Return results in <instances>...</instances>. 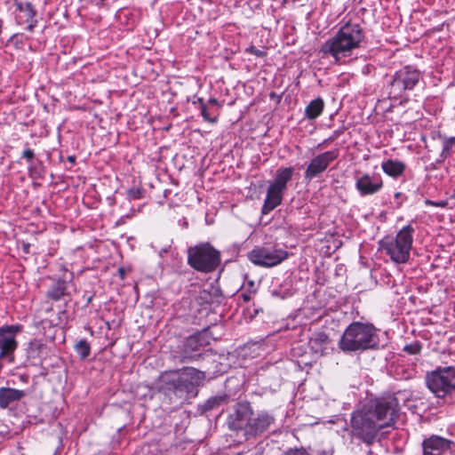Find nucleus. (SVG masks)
<instances>
[{"label": "nucleus", "mask_w": 455, "mask_h": 455, "mask_svg": "<svg viewBox=\"0 0 455 455\" xmlns=\"http://www.w3.org/2000/svg\"><path fill=\"white\" fill-rule=\"evenodd\" d=\"M399 409L398 400L393 395L371 399L351 414L350 436L371 445L382 429L395 423Z\"/></svg>", "instance_id": "obj_1"}, {"label": "nucleus", "mask_w": 455, "mask_h": 455, "mask_svg": "<svg viewBox=\"0 0 455 455\" xmlns=\"http://www.w3.org/2000/svg\"><path fill=\"white\" fill-rule=\"evenodd\" d=\"M204 379V371L184 367L162 372L156 380V387L165 402L179 408L197 396L199 387Z\"/></svg>", "instance_id": "obj_2"}, {"label": "nucleus", "mask_w": 455, "mask_h": 455, "mask_svg": "<svg viewBox=\"0 0 455 455\" xmlns=\"http://www.w3.org/2000/svg\"><path fill=\"white\" fill-rule=\"evenodd\" d=\"M364 38L365 33L360 24L347 22L333 36L322 44L320 52L331 56L339 62L351 56L355 50L359 49Z\"/></svg>", "instance_id": "obj_3"}, {"label": "nucleus", "mask_w": 455, "mask_h": 455, "mask_svg": "<svg viewBox=\"0 0 455 455\" xmlns=\"http://www.w3.org/2000/svg\"><path fill=\"white\" fill-rule=\"evenodd\" d=\"M378 345L377 329L371 323L361 322L351 323L339 341V347L346 353L371 349Z\"/></svg>", "instance_id": "obj_4"}, {"label": "nucleus", "mask_w": 455, "mask_h": 455, "mask_svg": "<svg viewBox=\"0 0 455 455\" xmlns=\"http://www.w3.org/2000/svg\"><path fill=\"white\" fill-rule=\"evenodd\" d=\"M414 228L411 225L403 227L395 237L387 236L379 242L380 248L397 263H406L412 247Z\"/></svg>", "instance_id": "obj_5"}, {"label": "nucleus", "mask_w": 455, "mask_h": 455, "mask_svg": "<svg viewBox=\"0 0 455 455\" xmlns=\"http://www.w3.org/2000/svg\"><path fill=\"white\" fill-rule=\"evenodd\" d=\"M188 263L196 271L210 273L220 264V253L209 243H202L188 248Z\"/></svg>", "instance_id": "obj_6"}, {"label": "nucleus", "mask_w": 455, "mask_h": 455, "mask_svg": "<svg viewBox=\"0 0 455 455\" xmlns=\"http://www.w3.org/2000/svg\"><path fill=\"white\" fill-rule=\"evenodd\" d=\"M426 384L437 398H445L455 395V367H439L427 372Z\"/></svg>", "instance_id": "obj_7"}, {"label": "nucleus", "mask_w": 455, "mask_h": 455, "mask_svg": "<svg viewBox=\"0 0 455 455\" xmlns=\"http://www.w3.org/2000/svg\"><path fill=\"white\" fill-rule=\"evenodd\" d=\"M420 72L411 66H406L397 70L389 84V99H400L406 91L412 90L420 81Z\"/></svg>", "instance_id": "obj_8"}, {"label": "nucleus", "mask_w": 455, "mask_h": 455, "mask_svg": "<svg viewBox=\"0 0 455 455\" xmlns=\"http://www.w3.org/2000/svg\"><path fill=\"white\" fill-rule=\"evenodd\" d=\"M288 256L287 251L274 246H256L247 255L251 263L263 267L277 266L285 260Z\"/></svg>", "instance_id": "obj_9"}, {"label": "nucleus", "mask_w": 455, "mask_h": 455, "mask_svg": "<svg viewBox=\"0 0 455 455\" xmlns=\"http://www.w3.org/2000/svg\"><path fill=\"white\" fill-rule=\"evenodd\" d=\"M21 331L20 324L4 325L0 328V359L13 361V354L18 347L16 337Z\"/></svg>", "instance_id": "obj_10"}, {"label": "nucleus", "mask_w": 455, "mask_h": 455, "mask_svg": "<svg viewBox=\"0 0 455 455\" xmlns=\"http://www.w3.org/2000/svg\"><path fill=\"white\" fill-rule=\"evenodd\" d=\"M252 415L253 411L249 403H238L228 416L229 428L240 432L245 437Z\"/></svg>", "instance_id": "obj_11"}, {"label": "nucleus", "mask_w": 455, "mask_h": 455, "mask_svg": "<svg viewBox=\"0 0 455 455\" xmlns=\"http://www.w3.org/2000/svg\"><path fill=\"white\" fill-rule=\"evenodd\" d=\"M339 150L325 151L315 156L308 164L305 171V179L311 180L323 173L328 166L338 158Z\"/></svg>", "instance_id": "obj_12"}, {"label": "nucleus", "mask_w": 455, "mask_h": 455, "mask_svg": "<svg viewBox=\"0 0 455 455\" xmlns=\"http://www.w3.org/2000/svg\"><path fill=\"white\" fill-rule=\"evenodd\" d=\"M275 420L274 415L267 411H260L254 417L252 415L249 427H247V432L244 437L245 440L256 437L268 430L270 427L275 424Z\"/></svg>", "instance_id": "obj_13"}, {"label": "nucleus", "mask_w": 455, "mask_h": 455, "mask_svg": "<svg viewBox=\"0 0 455 455\" xmlns=\"http://www.w3.org/2000/svg\"><path fill=\"white\" fill-rule=\"evenodd\" d=\"M383 188V180L379 174L363 173L355 180V188L362 196L379 193Z\"/></svg>", "instance_id": "obj_14"}, {"label": "nucleus", "mask_w": 455, "mask_h": 455, "mask_svg": "<svg viewBox=\"0 0 455 455\" xmlns=\"http://www.w3.org/2000/svg\"><path fill=\"white\" fill-rule=\"evenodd\" d=\"M209 344L207 335L204 332H196L186 339L183 344V358L192 359L200 355V351Z\"/></svg>", "instance_id": "obj_15"}, {"label": "nucleus", "mask_w": 455, "mask_h": 455, "mask_svg": "<svg viewBox=\"0 0 455 455\" xmlns=\"http://www.w3.org/2000/svg\"><path fill=\"white\" fill-rule=\"evenodd\" d=\"M453 442L433 435L422 442L423 455H443L450 451Z\"/></svg>", "instance_id": "obj_16"}, {"label": "nucleus", "mask_w": 455, "mask_h": 455, "mask_svg": "<svg viewBox=\"0 0 455 455\" xmlns=\"http://www.w3.org/2000/svg\"><path fill=\"white\" fill-rule=\"evenodd\" d=\"M284 191L269 184L261 209L262 214H267L282 204Z\"/></svg>", "instance_id": "obj_17"}, {"label": "nucleus", "mask_w": 455, "mask_h": 455, "mask_svg": "<svg viewBox=\"0 0 455 455\" xmlns=\"http://www.w3.org/2000/svg\"><path fill=\"white\" fill-rule=\"evenodd\" d=\"M308 345L315 354L323 355L331 349V339L324 332H315L310 338Z\"/></svg>", "instance_id": "obj_18"}, {"label": "nucleus", "mask_w": 455, "mask_h": 455, "mask_svg": "<svg viewBox=\"0 0 455 455\" xmlns=\"http://www.w3.org/2000/svg\"><path fill=\"white\" fill-rule=\"evenodd\" d=\"M25 396L23 390L12 387H0V408L6 409L10 404Z\"/></svg>", "instance_id": "obj_19"}, {"label": "nucleus", "mask_w": 455, "mask_h": 455, "mask_svg": "<svg viewBox=\"0 0 455 455\" xmlns=\"http://www.w3.org/2000/svg\"><path fill=\"white\" fill-rule=\"evenodd\" d=\"M294 173L292 167H280L276 170L274 180L270 182L271 185L285 191L287 184L291 180Z\"/></svg>", "instance_id": "obj_20"}, {"label": "nucleus", "mask_w": 455, "mask_h": 455, "mask_svg": "<svg viewBox=\"0 0 455 455\" xmlns=\"http://www.w3.org/2000/svg\"><path fill=\"white\" fill-rule=\"evenodd\" d=\"M381 168L388 176L397 178L404 172L406 165L401 161L388 159L382 162Z\"/></svg>", "instance_id": "obj_21"}, {"label": "nucleus", "mask_w": 455, "mask_h": 455, "mask_svg": "<svg viewBox=\"0 0 455 455\" xmlns=\"http://www.w3.org/2000/svg\"><path fill=\"white\" fill-rule=\"evenodd\" d=\"M324 108V101L318 97L311 100L305 108V116L307 119L314 120L320 116Z\"/></svg>", "instance_id": "obj_22"}, {"label": "nucleus", "mask_w": 455, "mask_h": 455, "mask_svg": "<svg viewBox=\"0 0 455 455\" xmlns=\"http://www.w3.org/2000/svg\"><path fill=\"white\" fill-rule=\"evenodd\" d=\"M67 288L68 283L63 279H58L47 291V297L53 300H59L62 297L69 295Z\"/></svg>", "instance_id": "obj_23"}, {"label": "nucleus", "mask_w": 455, "mask_h": 455, "mask_svg": "<svg viewBox=\"0 0 455 455\" xmlns=\"http://www.w3.org/2000/svg\"><path fill=\"white\" fill-rule=\"evenodd\" d=\"M455 144V137H443V149L440 154V160L438 162H443L451 155V150L453 145Z\"/></svg>", "instance_id": "obj_24"}, {"label": "nucleus", "mask_w": 455, "mask_h": 455, "mask_svg": "<svg viewBox=\"0 0 455 455\" xmlns=\"http://www.w3.org/2000/svg\"><path fill=\"white\" fill-rule=\"evenodd\" d=\"M74 348L83 360L86 359L91 354V346L86 339L79 340Z\"/></svg>", "instance_id": "obj_25"}, {"label": "nucleus", "mask_w": 455, "mask_h": 455, "mask_svg": "<svg viewBox=\"0 0 455 455\" xmlns=\"http://www.w3.org/2000/svg\"><path fill=\"white\" fill-rule=\"evenodd\" d=\"M17 9L26 15V21L28 22L29 20H32L35 16L36 15V11L35 10L34 6L31 3H20L17 4Z\"/></svg>", "instance_id": "obj_26"}, {"label": "nucleus", "mask_w": 455, "mask_h": 455, "mask_svg": "<svg viewBox=\"0 0 455 455\" xmlns=\"http://www.w3.org/2000/svg\"><path fill=\"white\" fill-rule=\"evenodd\" d=\"M136 455H163L160 450L156 445H145Z\"/></svg>", "instance_id": "obj_27"}, {"label": "nucleus", "mask_w": 455, "mask_h": 455, "mask_svg": "<svg viewBox=\"0 0 455 455\" xmlns=\"http://www.w3.org/2000/svg\"><path fill=\"white\" fill-rule=\"evenodd\" d=\"M225 400L222 396H214L207 400L205 403V409L206 410H212L216 406L220 405L223 401Z\"/></svg>", "instance_id": "obj_28"}, {"label": "nucleus", "mask_w": 455, "mask_h": 455, "mask_svg": "<svg viewBox=\"0 0 455 455\" xmlns=\"http://www.w3.org/2000/svg\"><path fill=\"white\" fill-rule=\"evenodd\" d=\"M403 350L409 355H418L420 353L421 345L419 342H414L409 345H406L403 347Z\"/></svg>", "instance_id": "obj_29"}, {"label": "nucleus", "mask_w": 455, "mask_h": 455, "mask_svg": "<svg viewBox=\"0 0 455 455\" xmlns=\"http://www.w3.org/2000/svg\"><path fill=\"white\" fill-rule=\"evenodd\" d=\"M142 189L138 188H130L127 191V196L130 200H137L142 197Z\"/></svg>", "instance_id": "obj_30"}, {"label": "nucleus", "mask_w": 455, "mask_h": 455, "mask_svg": "<svg viewBox=\"0 0 455 455\" xmlns=\"http://www.w3.org/2000/svg\"><path fill=\"white\" fill-rule=\"evenodd\" d=\"M202 103V106H201V115L203 116V117L210 122V123H215L216 122V117H212L211 116V114L207 108V106L205 104L203 103V100L200 99L199 100Z\"/></svg>", "instance_id": "obj_31"}, {"label": "nucleus", "mask_w": 455, "mask_h": 455, "mask_svg": "<svg viewBox=\"0 0 455 455\" xmlns=\"http://www.w3.org/2000/svg\"><path fill=\"white\" fill-rule=\"evenodd\" d=\"M343 132L341 130H336L333 132L332 135L330 136L328 139H326L325 140H323L322 143L318 144L317 148H323L324 145H326L327 143L329 142H331V141H334L336 139H338L340 134L342 133Z\"/></svg>", "instance_id": "obj_32"}, {"label": "nucleus", "mask_w": 455, "mask_h": 455, "mask_svg": "<svg viewBox=\"0 0 455 455\" xmlns=\"http://www.w3.org/2000/svg\"><path fill=\"white\" fill-rule=\"evenodd\" d=\"M245 52L260 58L267 55L265 51L257 49L255 46L248 47Z\"/></svg>", "instance_id": "obj_33"}, {"label": "nucleus", "mask_w": 455, "mask_h": 455, "mask_svg": "<svg viewBox=\"0 0 455 455\" xmlns=\"http://www.w3.org/2000/svg\"><path fill=\"white\" fill-rule=\"evenodd\" d=\"M22 156L28 161V162H31L34 157H35V154H34V151L30 148H26L23 152H22Z\"/></svg>", "instance_id": "obj_34"}, {"label": "nucleus", "mask_w": 455, "mask_h": 455, "mask_svg": "<svg viewBox=\"0 0 455 455\" xmlns=\"http://www.w3.org/2000/svg\"><path fill=\"white\" fill-rule=\"evenodd\" d=\"M28 23L29 24L26 27V30L33 32L34 28L37 24V20L33 19L32 20H29Z\"/></svg>", "instance_id": "obj_35"}, {"label": "nucleus", "mask_w": 455, "mask_h": 455, "mask_svg": "<svg viewBox=\"0 0 455 455\" xmlns=\"http://www.w3.org/2000/svg\"><path fill=\"white\" fill-rule=\"evenodd\" d=\"M209 104H212V105H217L218 104V100L214 98H212L209 100L208 101Z\"/></svg>", "instance_id": "obj_36"}, {"label": "nucleus", "mask_w": 455, "mask_h": 455, "mask_svg": "<svg viewBox=\"0 0 455 455\" xmlns=\"http://www.w3.org/2000/svg\"><path fill=\"white\" fill-rule=\"evenodd\" d=\"M445 204H446V203H444V202H439V203L436 202V204H435V206L444 207Z\"/></svg>", "instance_id": "obj_37"}, {"label": "nucleus", "mask_w": 455, "mask_h": 455, "mask_svg": "<svg viewBox=\"0 0 455 455\" xmlns=\"http://www.w3.org/2000/svg\"><path fill=\"white\" fill-rule=\"evenodd\" d=\"M425 203L427 205H434V206H435V204H436V202H434L431 200H427Z\"/></svg>", "instance_id": "obj_38"}, {"label": "nucleus", "mask_w": 455, "mask_h": 455, "mask_svg": "<svg viewBox=\"0 0 455 455\" xmlns=\"http://www.w3.org/2000/svg\"><path fill=\"white\" fill-rule=\"evenodd\" d=\"M30 345L31 346H36L37 347H40L42 346V344L39 343L38 341L31 342Z\"/></svg>", "instance_id": "obj_39"}, {"label": "nucleus", "mask_w": 455, "mask_h": 455, "mask_svg": "<svg viewBox=\"0 0 455 455\" xmlns=\"http://www.w3.org/2000/svg\"><path fill=\"white\" fill-rule=\"evenodd\" d=\"M68 160L69 162H71V163H75L76 158H75V156H68Z\"/></svg>", "instance_id": "obj_40"}, {"label": "nucleus", "mask_w": 455, "mask_h": 455, "mask_svg": "<svg viewBox=\"0 0 455 455\" xmlns=\"http://www.w3.org/2000/svg\"><path fill=\"white\" fill-rule=\"evenodd\" d=\"M119 272H120L121 277L124 278V270L123 268H119Z\"/></svg>", "instance_id": "obj_41"}, {"label": "nucleus", "mask_w": 455, "mask_h": 455, "mask_svg": "<svg viewBox=\"0 0 455 455\" xmlns=\"http://www.w3.org/2000/svg\"><path fill=\"white\" fill-rule=\"evenodd\" d=\"M243 300H244V301H248V300L250 299L249 295H245V294H244V295H243Z\"/></svg>", "instance_id": "obj_42"}, {"label": "nucleus", "mask_w": 455, "mask_h": 455, "mask_svg": "<svg viewBox=\"0 0 455 455\" xmlns=\"http://www.w3.org/2000/svg\"><path fill=\"white\" fill-rule=\"evenodd\" d=\"M18 36H19V34H15V35H13L12 38H15V37H17Z\"/></svg>", "instance_id": "obj_43"}]
</instances>
